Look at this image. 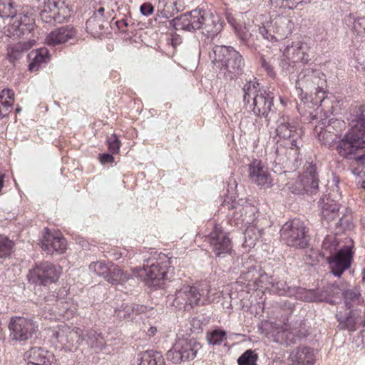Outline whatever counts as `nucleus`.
Wrapping results in <instances>:
<instances>
[{
  "label": "nucleus",
  "mask_w": 365,
  "mask_h": 365,
  "mask_svg": "<svg viewBox=\"0 0 365 365\" xmlns=\"http://www.w3.org/2000/svg\"><path fill=\"white\" fill-rule=\"evenodd\" d=\"M272 283H274V278L259 269L256 289H264L269 292Z\"/></svg>",
  "instance_id": "obj_50"
},
{
  "label": "nucleus",
  "mask_w": 365,
  "mask_h": 365,
  "mask_svg": "<svg viewBox=\"0 0 365 365\" xmlns=\"http://www.w3.org/2000/svg\"><path fill=\"white\" fill-rule=\"evenodd\" d=\"M260 332L269 341L289 346L291 341L289 339V333L282 327H276L271 324L264 323L259 327Z\"/></svg>",
  "instance_id": "obj_24"
},
{
  "label": "nucleus",
  "mask_w": 365,
  "mask_h": 365,
  "mask_svg": "<svg viewBox=\"0 0 365 365\" xmlns=\"http://www.w3.org/2000/svg\"><path fill=\"white\" fill-rule=\"evenodd\" d=\"M351 128L338 142L336 151L344 158H351L357 150L365 148V111L352 118Z\"/></svg>",
  "instance_id": "obj_5"
},
{
  "label": "nucleus",
  "mask_w": 365,
  "mask_h": 365,
  "mask_svg": "<svg viewBox=\"0 0 365 365\" xmlns=\"http://www.w3.org/2000/svg\"><path fill=\"white\" fill-rule=\"evenodd\" d=\"M131 309H132V307H130V304H129L128 303H123L120 307L115 309V314L119 319H130L132 320L133 318L130 317Z\"/></svg>",
  "instance_id": "obj_54"
},
{
  "label": "nucleus",
  "mask_w": 365,
  "mask_h": 365,
  "mask_svg": "<svg viewBox=\"0 0 365 365\" xmlns=\"http://www.w3.org/2000/svg\"><path fill=\"white\" fill-rule=\"evenodd\" d=\"M56 338L65 349L70 351L76 349L78 346L84 341L81 329L71 328L66 324L60 325L56 333Z\"/></svg>",
  "instance_id": "obj_21"
},
{
  "label": "nucleus",
  "mask_w": 365,
  "mask_h": 365,
  "mask_svg": "<svg viewBox=\"0 0 365 365\" xmlns=\"http://www.w3.org/2000/svg\"><path fill=\"white\" fill-rule=\"evenodd\" d=\"M235 32L239 38L244 43H247L250 38L254 36V31H259V26L248 22L247 24H239V26H235Z\"/></svg>",
  "instance_id": "obj_39"
},
{
  "label": "nucleus",
  "mask_w": 365,
  "mask_h": 365,
  "mask_svg": "<svg viewBox=\"0 0 365 365\" xmlns=\"http://www.w3.org/2000/svg\"><path fill=\"white\" fill-rule=\"evenodd\" d=\"M264 88L259 87L256 78L252 80L247 81L243 86V101L245 103H250L254 101L256 96H258L261 91H264Z\"/></svg>",
  "instance_id": "obj_38"
},
{
  "label": "nucleus",
  "mask_w": 365,
  "mask_h": 365,
  "mask_svg": "<svg viewBox=\"0 0 365 365\" xmlns=\"http://www.w3.org/2000/svg\"><path fill=\"white\" fill-rule=\"evenodd\" d=\"M295 286H289L286 282L277 281L274 279V283L269 289V292L282 296L293 297L294 294Z\"/></svg>",
  "instance_id": "obj_40"
},
{
  "label": "nucleus",
  "mask_w": 365,
  "mask_h": 365,
  "mask_svg": "<svg viewBox=\"0 0 365 365\" xmlns=\"http://www.w3.org/2000/svg\"><path fill=\"white\" fill-rule=\"evenodd\" d=\"M274 93L266 89L261 91L252 102V112L254 114L257 116L264 118L267 125L270 123L274 114Z\"/></svg>",
  "instance_id": "obj_19"
},
{
  "label": "nucleus",
  "mask_w": 365,
  "mask_h": 365,
  "mask_svg": "<svg viewBox=\"0 0 365 365\" xmlns=\"http://www.w3.org/2000/svg\"><path fill=\"white\" fill-rule=\"evenodd\" d=\"M76 35L73 27L62 26L51 31L46 38V43L48 46H56L66 43Z\"/></svg>",
  "instance_id": "obj_27"
},
{
  "label": "nucleus",
  "mask_w": 365,
  "mask_h": 365,
  "mask_svg": "<svg viewBox=\"0 0 365 365\" xmlns=\"http://www.w3.org/2000/svg\"><path fill=\"white\" fill-rule=\"evenodd\" d=\"M45 302L47 303L43 307L44 313L43 316L45 318H53L56 319L57 316L64 317L68 311L67 304L63 308H58V306L63 303L61 298L57 295H51L45 297Z\"/></svg>",
  "instance_id": "obj_28"
},
{
  "label": "nucleus",
  "mask_w": 365,
  "mask_h": 365,
  "mask_svg": "<svg viewBox=\"0 0 365 365\" xmlns=\"http://www.w3.org/2000/svg\"><path fill=\"white\" fill-rule=\"evenodd\" d=\"M35 43V40H29L27 42H20L18 47L21 48V51H26L30 49Z\"/></svg>",
  "instance_id": "obj_62"
},
{
  "label": "nucleus",
  "mask_w": 365,
  "mask_h": 365,
  "mask_svg": "<svg viewBox=\"0 0 365 365\" xmlns=\"http://www.w3.org/2000/svg\"><path fill=\"white\" fill-rule=\"evenodd\" d=\"M170 25L175 30H201V33L208 38H213L222 29L220 16L202 9H194L174 18Z\"/></svg>",
  "instance_id": "obj_2"
},
{
  "label": "nucleus",
  "mask_w": 365,
  "mask_h": 365,
  "mask_svg": "<svg viewBox=\"0 0 365 365\" xmlns=\"http://www.w3.org/2000/svg\"><path fill=\"white\" fill-rule=\"evenodd\" d=\"M201 348L200 343L194 338L178 337L172 348L168 351L167 359L176 364L190 361L196 357Z\"/></svg>",
  "instance_id": "obj_9"
},
{
  "label": "nucleus",
  "mask_w": 365,
  "mask_h": 365,
  "mask_svg": "<svg viewBox=\"0 0 365 365\" xmlns=\"http://www.w3.org/2000/svg\"><path fill=\"white\" fill-rule=\"evenodd\" d=\"M321 207V217L322 220L327 222L333 220L338 216L340 205L329 197H326L319 202Z\"/></svg>",
  "instance_id": "obj_32"
},
{
  "label": "nucleus",
  "mask_w": 365,
  "mask_h": 365,
  "mask_svg": "<svg viewBox=\"0 0 365 365\" xmlns=\"http://www.w3.org/2000/svg\"><path fill=\"white\" fill-rule=\"evenodd\" d=\"M0 16L9 18L4 31L9 37H21L34 29L33 17L24 12L16 13L12 0H0Z\"/></svg>",
  "instance_id": "obj_6"
},
{
  "label": "nucleus",
  "mask_w": 365,
  "mask_h": 365,
  "mask_svg": "<svg viewBox=\"0 0 365 365\" xmlns=\"http://www.w3.org/2000/svg\"><path fill=\"white\" fill-rule=\"evenodd\" d=\"M322 126L317 125L314 128V132L317 133L319 140L324 145L331 146V142L336 139V135L331 134V127L328 125L324 128V123H322Z\"/></svg>",
  "instance_id": "obj_43"
},
{
  "label": "nucleus",
  "mask_w": 365,
  "mask_h": 365,
  "mask_svg": "<svg viewBox=\"0 0 365 365\" xmlns=\"http://www.w3.org/2000/svg\"><path fill=\"white\" fill-rule=\"evenodd\" d=\"M354 252L352 247L344 245L336 253L327 258L331 272L336 277H340L345 270L351 266Z\"/></svg>",
  "instance_id": "obj_18"
},
{
  "label": "nucleus",
  "mask_w": 365,
  "mask_h": 365,
  "mask_svg": "<svg viewBox=\"0 0 365 365\" xmlns=\"http://www.w3.org/2000/svg\"><path fill=\"white\" fill-rule=\"evenodd\" d=\"M326 83V76L323 73L308 68L298 74L295 87L297 95L305 98L309 93H312L314 88L325 87Z\"/></svg>",
  "instance_id": "obj_11"
},
{
  "label": "nucleus",
  "mask_w": 365,
  "mask_h": 365,
  "mask_svg": "<svg viewBox=\"0 0 365 365\" xmlns=\"http://www.w3.org/2000/svg\"><path fill=\"white\" fill-rule=\"evenodd\" d=\"M106 143L108 150L110 153L117 154L119 153L121 146V142L119 139V137L116 134L113 133L108 136L106 138Z\"/></svg>",
  "instance_id": "obj_51"
},
{
  "label": "nucleus",
  "mask_w": 365,
  "mask_h": 365,
  "mask_svg": "<svg viewBox=\"0 0 365 365\" xmlns=\"http://www.w3.org/2000/svg\"><path fill=\"white\" fill-rule=\"evenodd\" d=\"M134 273H130L120 268L113 264H110L109 273L106 277V281L113 284H123L130 279L133 278ZM135 275H136L135 274Z\"/></svg>",
  "instance_id": "obj_34"
},
{
  "label": "nucleus",
  "mask_w": 365,
  "mask_h": 365,
  "mask_svg": "<svg viewBox=\"0 0 365 365\" xmlns=\"http://www.w3.org/2000/svg\"><path fill=\"white\" fill-rule=\"evenodd\" d=\"M145 331L148 336H153L158 331V327L156 326L150 325L148 330H145Z\"/></svg>",
  "instance_id": "obj_64"
},
{
  "label": "nucleus",
  "mask_w": 365,
  "mask_h": 365,
  "mask_svg": "<svg viewBox=\"0 0 365 365\" xmlns=\"http://www.w3.org/2000/svg\"><path fill=\"white\" fill-rule=\"evenodd\" d=\"M104 23L105 21H102V26L100 27L98 25V20H97L96 21V29H87L88 32L91 33V34H99L103 30H104L105 29V25H104Z\"/></svg>",
  "instance_id": "obj_63"
},
{
  "label": "nucleus",
  "mask_w": 365,
  "mask_h": 365,
  "mask_svg": "<svg viewBox=\"0 0 365 365\" xmlns=\"http://www.w3.org/2000/svg\"><path fill=\"white\" fill-rule=\"evenodd\" d=\"M339 242L334 236H327L322 242V247L330 253L336 250Z\"/></svg>",
  "instance_id": "obj_55"
},
{
  "label": "nucleus",
  "mask_w": 365,
  "mask_h": 365,
  "mask_svg": "<svg viewBox=\"0 0 365 365\" xmlns=\"http://www.w3.org/2000/svg\"><path fill=\"white\" fill-rule=\"evenodd\" d=\"M336 319L338 329L354 332L361 324V312L357 309H347L342 308L336 311Z\"/></svg>",
  "instance_id": "obj_22"
},
{
  "label": "nucleus",
  "mask_w": 365,
  "mask_h": 365,
  "mask_svg": "<svg viewBox=\"0 0 365 365\" xmlns=\"http://www.w3.org/2000/svg\"><path fill=\"white\" fill-rule=\"evenodd\" d=\"M31 62L29 64V71H38L41 66L46 63L50 59L49 51L46 48H40L31 51L28 55Z\"/></svg>",
  "instance_id": "obj_33"
},
{
  "label": "nucleus",
  "mask_w": 365,
  "mask_h": 365,
  "mask_svg": "<svg viewBox=\"0 0 365 365\" xmlns=\"http://www.w3.org/2000/svg\"><path fill=\"white\" fill-rule=\"evenodd\" d=\"M130 307H132L131 314H140L143 313H147L149 311H153V308L143 304H131Z\"/></svg>",
  "instance_id": "obj_57"
},
{
  "label": "nucleus",
  "mask_w": 365,
  "mask_h": 365,
  "mask_svg": "<svg viewBox=\"0 0 365 365\" xmlns=\"http://www.w3.org/2000/svg\"><path fill=\"white\" fill-rule=\"evenodd\" d=\"M112 153H102L98 156L100 163L103 165L113 163L114 162V158Z\"/></svg>",
  "instance_id": "obj_61"
},
{
  "label": "nucleus",
  "mask_w": 365,
  "mask_h": 365,
  "mask_svg": "<svg viewBox=\"0 0 365 365\" xmlns=\"http://www.w3.org/2000/svg\"><path fill=\"white\" fill-rule=\"evenodd\" d=\"M111 262L105 263L103 261L93 262L89 264V270L106 280V277L109 273Z\"/></svg>",
  "instance_id": "obj_45"
},
{
  "label": "nucleus",
  "mask_w": 365,
  "mask_h": 365,
  "mask_svg": "<svg viewBox=\"0 0 365 365\" xmlns=\"http://www.w3.org/2000/svg\"><path fill=\"white\" fill-rule=\"evenodd\" d=\"M317 302H326L329 304H334L331 298L330 292L328 289H317Z\"/></svg>",
  "instance_id": "obj_56"
},
{
  "label": "nucleus",
  "mask_w": 365,
  "mask_h": 365,
  "mask_svg": "<svg viewBox=\"0 0 365 365\" xmlns=\"http://www.w3.org/2000/svg\"><path fill=\"white\" fill-rule=\"evenodd\" d=\"M250 180L259 187H270L272 179L268 168L258 160H255L249 166Z\"/></svg>",
  "instance_id": "obj_23"
},
{
  "label": "nucleus",
  "mask_w": 365,
  "mask_h": 365,
  "mask_svg": "<svg viewBox=\"0 0 365 365\" xmlns=\"http://www.w3.org/2000/svg\"><path fill=\"white\" fill-rule=\"evenodd\" d=\"M61 273V267L47 261L36 263L27 274L30 283L46 286L56 282Z\"/></svg>",
  "instance_id": "obj_13"
},
{
  "label": "nucleus",
  "mask_w": 365,
  "mask_h": 365,
  "mask_svg": "<svg viewBox=\"0 0 365 365\" xmlns=\"http://www.w3.org/2000/svg\"><path fill=\"white\" fill-rule=\"evenodd\" d=\"M294 292L293 297H295L298 299L308 302H317L316 289H307L299 286H295Z\"/></svg>",
  "instance_id": "obj_44"
},
{
  "label": "nucleus",
  "mask_w": 365,
  "mask_h": 365,
  "mask_svg": "<svg viewBox=\"0 0 365 365\" xmlns=\"http://www.w3.org/2000/svg\"><path fill=\"white\" fill-rule=\"evenodd\" d=\"M105 9L103 7H100L92 16H91L86 21V29H96V21L98 20V26H102V21H105L104 17Z\"/></svg>",
  "instance_id": "obj_49"
},
{
  "label": "nucleus",
  "mask_w": 365,
  "mask_h": 365,
  "mask_svg": "<svg viewBox=\"0 0 365 365\" xmlns=\"http://www.w3.org/2000/svg\"><path fill=\"white\" fill-rule=\"evenodd\" d=\"M84 340L88 346L96 350H101L106 344L105 339L101 334L97 333L93 329H89L86 331Z\"/></svg>",
  "instance_id": "obj_41"
},
{
  "label": "nucleus",
  "mask_w": 365,
  "mask_h": 365,
  "mask_svg": "<svg viewBox=\"0 0 365 365\" xmlns=\"http://www.w3.org/2000/svg\"><path fill=\"white\" fill-rule=\"evenodd\" d=\"M259 269L255 267L250 268L246 272L242 273L238 277L236 283L242 287H246L249 290L256 289V284Z\"/></svg>",
  "instance_id": "obj_36"
},
{
  "label": "nucleus",
  "mask_w": 365,
  "mask_h": 365,
  "mask_svg": "<svg viewBox=\"0 0 365 365\" xmlns=\"http://www.w3.org/2000/svg\"><path fill=\"white\" fill-rule=\"evenodd\" d=\"M260 63L261 66L267 72L269 76L271 77H274L275 76L272 66L269 62L267 61L264 57L261 58Z\"/></svg>",
  "instance_id": "obj_59"
},
{
  "label": "nucleus",
  "mask_w": 365,
  "mask_h": 365,
  "mask_svg": "<svg viewBox=\"0 0 365 365\" xmlns=\"http://www.w3.org/2000/svg\"><path fill=\"white\" fill-rule=\"evenodd\" d=\"M344 309H351L360 305L363 302V298L357 290H346L344 292Z\"/></svg>",
  "instance_id": "obj_42"
},
{
  "label": "nucleus",
  "mask_w": 365,
  "mask_h": 365,
  "mask_svg": "<svg viewBox=\"0 0 365 365\" xmlns=\"http://www.w3.org/2000/svg\"><path fill=\"white\" fill-rule=\"evenodd\" d=\"M140 11L142 15L149 16L154 11V6L150 2H145L140 6Z\"/></svg>",
  "instance_id": "obj_58"
},
{
  "label": "nucleus",
  "mask_w": 365,
  "mask_h": 365,
  "mask_svg": "<svg viewBox=\"0 0 365 365\" xmlns=\"http://www.w3.org/2000/svg\"><path fill=\"white\" fill-rule=\"evenodd\" d=\"M24 359L27 365H51L53 355L41 347H32L24 354Z\"/></svg>",
  "instance_id": "obj_26"
},
{
  "label": "nucleus",
  "mask_w": 365,
  "mask_h": 365,
  "mask_svg": "<svg viewBox=\"0 0 365 365\" xmlns=\"http://www.w3.org/2000/svg\"><path fill=\"white\" fill-rule=\"evenodd\" d=\"M135 254H137V252H134L133 249H123L122 250H113L108 252L109 257H112L113 260H118L124 257L132 259Z\"/></svg>",
  "instance_id": "obj_52"
},
{
  "label": "nucleus",
  "mask_w": 365,
  "mask_h": 365,
  "mask_svg": "<svg viewBox=\"0 0 365 365\" xmlns=\"http://www.w3.org/2000/svg\"><path fill=\"white\" fill-rule=\"evenodd\" d=\"M344 24L352 34L353 38H363L365 36V17L349 14L344 18Z\"/></svg>",
  "instance_id": "obj_31"
},
{
  "label": "nucleus",
  "mask_w": 365,
  "mask_h": 365,
  "mask_svg": "<svg viewBox=\"0 0 365 365\" xmlns=\"http://www.w3.org/2000/svg\"><path fill=\"white\" fill-rule=\"evenodd\" d=\"M12 340L25 341L31 338L38 330V324L32 319L13 317L9 324Z\"/></svg>",
  "instance_id": "obj_17"
},
{
  "label": "nucleus",
  "mask_w": 365,
  "mask_h": 365,
  "mask_svg": "<svg viewBox=\"0 0 365 365\" xmlns=\"http://www.w3.org/2000/svg\"><path fill=\"white\" fill-rule=\"evenodd\" d=\"M282 242L290 247L303 248L307 245L305 225L299 219L287 222L280 230Z\"/></svg>",
  "instance_id": "obj_15"
},
{
  "label": "nucleus",
  "mask_w": 365,
  "mask_h": 365,
  "mask_svg": "<svg viewBox=\"0 0 365 365\" xmlns=\"http://www.w3.org/2000/svg\"><path fill=\"white\" fill-rule=\"evenodd\" d=\"M142 260L143 267L133 269V272L148 287L154 289L161 287L173 272L171 258L165 254L155 252H150L148 257H142Z\"/></svg>",
  "instance_id": "obj_3"
},
{
  "label": "nucleus",
  "mask_w": 365,
  "mask_h": 365,
  "mask_svg": "<svg viewBox=\"0 0 365 365\" xmlns=\"http://www.w3.org/2000/svg\"><path fill=\"white\" fill-rule=\"evenodd\" d=\"M310 47L305 42L298 41L287 46L283 50L279 66L285 75L294 73L299 63L305 64L310 60Z\"/></svg>",
  "instance_id": "obj_8"
},
{
  "label": "nucleus",
  "mask_w": 365,
  "mask_h": 365,
  "mask_svg": "<svg viewBox=\"0 0 365 365\" xmlns=\"http://www.w3.org/2000/svg\"><path fill=\"white\" fill-rule=\"evenodd\" d=\"M41 246L43 250L48 254L54 252L63 253L66 249V240L61 233H46L41 241Z\"/></svg>",
  "instance_id": "obj_25"
},
{
  "label": "nucleus",
  "mask_w": 365,
  "mask_h": 365,
  "mask_svg": "<svg viewBox=\"0 0 365 365\" xmlns=\"http://www.w3.org/2000/svg\"><path fill=\"white\" fill-rule=\"evenodd\" d=\"M138 365H165V360L161 352L148 350L140 353Z\"/></svg>",
  "instance_id": "obj_37"
},
{
  "label": "nucleus",
  "mask_w": 365,
  "mask_h": 365,
  "mask_svg": "<svg viewBox=\"0 0 365 365\" xmlns=\"http://www.w3.org/2000/svg\"><path fill=\"white\" fill-rule=\"evenodd\" d=\"M14 103V92L10 88L0 91V119L9 115Z\"/></svg>",
  "instance_id": "obj_35"
},
{
  "label": "nucleus",
  "mask_w": 365,
  "mask_h": 365,
  "mask_svg": "<svg viewBox=\"0 0 365 365\" xmlns=\"http://www.w3.org/2000/svg\"><path fill=\"white\" fill-rule=\"evenodd\" d=\"M258 355L252 349L246 350L237 359L238 365H257Z\"/></svg>",
  "instance_id": "obj_48"
},
{
  "label": "nucleus",
  "mask_w": 365,
  "mask_h": 365,
  "mask_svg": "<svg viewBox=\"0 0 365 365\" xmlns=\"http://www.w3.org/2000/svg\"><path fill=\"white\" fill-rule=\"evenodd\" d=\"M14 243L5 235H0V258L9 257L14 250Z\"/></svg>",
  "instance_id": "obj_46"
},
{
  "label": "nucleus",
  "mask_w": 365,
  "mask_h": 365,
  "mask_svg": "<svg viewBox=\"0 0 365 365\" xmlns=\"http://www.w3.org/2000/svg\"><path fill=\"white\" fill-rule=\"evenodd\" d=\"M56 338L65 349L70 351L76 349L78 346L84 341L81 329L71 328L66 324L60 325L56 333Z\"/></svg>",
  "instance_id": "obj_20"
},
{
  "label": "nucleus",
  "mask_w": 365,
  "mask_h": 365,
  "mask_svg": "<svg viewBox=\"0 0 365 365\" xmlns=\"http://www.w3.org/2000/svg\"><path fill=\"white\" fill-rule=\"evenodd\" d=\"M37 9L42 21L61 24L68 16L67 8L61 0H36Z\"/></svg>",
  "instance_id": "obj_14"
},
{
  "label": "nucleus",
  "mask_w": 365,
  "mask_h": 365,
  "mask_svg": "<svg viewBox=\"0 0 365 365\" xmlns=\"http://www.w3.org/2000/svg\"><path fill=\"white\" fill-rule=\"evenodd\" d=\"M275 132L282 144L291 150L302 146V130L298 123L289 115L282 114L276 121Z\"/></svg>",
  "instance_id": "obj_7"
},
{
  "label": "nucleus",
  "mask_w": 365,
  "mask_h": 365,
  "mask_svg": "<svg viewBox=\"0 0 365 365\" xmlns=\"http://www.w3.org/2000/svg\"><path fill=\"white\" fill-rule=\"evenodd\" d=\"M314 91H315V99H313L315 101V104L319 103L320 104L322 103V101L325 99V91H324V87H322V88H314Z\"/></svg>",
  "instance_id": "obj_60"
},
{
  "label": "nucleus",
  "mask_w": 365,
  "mask_h": 365,
  "mask_svg": "<svg viewBox=\"0 0 365 365\" xmlns=\"http://www.w3.org/2000/svg\"><path fill=\"white\" fill-rule=\"evenodd\" d=\"M206 240L216 257L225 258L231 255L232 244L229 232L225 231L220 225H215L212 232L207 236Z\"/></svg>",
  "instance_id": "obj_16"
},
{
  "label": "nucleus",
  "mask_w": 365,
  "mask_h": 365,
  "mask_svg": "<svg viewBox=\"0 0 365 365\" xmlns=\"http://www.w3.org/2000/svg\"><path fill=\"white\" fill-rule=\"evenodd\" d=\"M201 295L196 287L183 284L176 289L174 294L168 296L167 302L178 309L190 311L200 304Z\"/></svg>",
  "instance_id": "obj_12"
},
{
  "label": "nucleus",
  "mask_w": 365,
  "mask_h": 365,
  "mask_svg": "<svg viewBox=\"0 0 365 365\" xmlns=\"http://www.w3.org/2000/svg\"><path fill=\"white\" fill-rule=\"evenodd\" d=\"M227 332L222 329H215L207 333V342L212 345H220L226 339Z\"/></svg>",
  "instance_id": "obj_47"
},
{
  "label": "nucleus",
  "mask_w": 365,
  "mask_h": 365,
  "mask_svg": "<svg viewBox=\"0 0 365 365\" xmlns=\"http://www.w3.org/2000/svg\"><path fill=\"white\" fill-rule=\"evenodd\" d=\"M299 178L304 185L307 194L316 193L319 187V179L317 174V167L310 163L304 173Z\"/></svg>",
  "instance_id": "obj_29"
},
{
  "label": "nucleus",
  "mask_w": 365,
  "mask_h": 365,
  "mask_svg": "<svg viewBox=\"0 0 365 365\" xmlns=\"http://www.w3.org/2000/svg\"><path fill=\"white\" fill-rule=\"evenodd\" d=\"M294 24L285 16H278L270 21H267L259 26V34L269 41H277L291 34Z\"/></svg>",
  "instance_id": "obj_10"
},
{
  "label": "nucleus",
  "mask_w": 365,
  "mask_h": 365,
  "mask_svg": "<svg viewBox=\"0 0 365 365\" xmlns=\"http://www.w3.org/2000/svg\"><path fill=\"white\" fill-rule=\"evenodd\" d=\"M286 187L290 192L296 195H303L307 193L304 185L299 177L294 182H287L286 184Z\"/></svg>",
  "instance_id": "obj_53"
},
{
  "label": "nucleus",
  "mask_w": 365,
  "mask_h": 365,
  "mask_svg": "<svg viewBox=\"0 0 365 365\" xmlns=\"http://www.w3.org/2000/svg\"><path fill=\"white\" fill-rule=\"evenodd\" d=\"M222 206L230 210L229 215L232 217L237 225L245 227V242L249 247H254L262 235L265 221L258 218L256 207L242 199L237 201L234 190L225 196Z\"/></svg>",
  "instance_id": "obj_1"
},
{
  "label": "nucleus",
  "mask_w": 365,
  "mask_h": 365,
  "mask_svg": "<svg viewBox=\"0 0 365 365\" xmlns=\"http://www.w3.org/2000/svg\"><path fill=\"white\" fill-rule=\"evenodd\" d=\"M209 57L227 80H233L243 73V57L232 46L214 45L209 51Z\"/></svg>",
  "instance_id": "obj_4"
},
{
  "label": "nucleus",
  "mask_w": 365,
  "mask_h": 365,
  "mask_svg": "<svg viewBox=\"0 0 365 365\" xmlns=\"http://www.w3.org/2000/svg\"><path fill=\"white\" fill-rule=\"evenodd\" d=\"M289 359L292 365H313L314 354L311 349L299 346L291 352Z\"/></svg>",
  "instance_id": "obj_30"
}]
</instances>
